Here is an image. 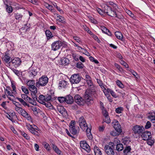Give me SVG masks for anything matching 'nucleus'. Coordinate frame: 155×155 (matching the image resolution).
Here are the masks:
<instances>
[{
  "instance_id": "09e8293b",
  "label": "nucleus",
  "mask_w": 155,
  "mask_h": 155,
  "mask_svg": "<svg viewBox=\"0 0 155 155\" xmlns=\"http://www.w3.org/2000/svg\"><path fill=\"white\" fill-rule=\"evenodd\" d=\"M21 89L23 91L25 94H27L29 93L28 90V89L26 88L25 87L22 86Z\"/></svg>"
},
{
  "instance_id": "8fccbe9b",
  "label": "nucleus",
  "mask_w": 155,
  "mask_h": 155,
  "mask_svg": "<svg viewBox=\"0 0 155 155\" xmlns=\"http://www.w3.org/2000/svg\"><path fill=\"white\" fill-rule=\"evenodd\" d=\"M58 100L60 103H63L65 102V97H58Z\"/></svg>"
},
{
  "instance_id": "0eeeda50",
  "label": "nucleus",
  "mask_w": 155,
  "mask_h": 155,
  "mask_svg": "<svg viewBox=\"0 0 155 155\" xmlns=\"http://www.w3.org/2000/svg\"><path fill=\"white\" fill-rule=\"evenodd\" d=\"M80 145L81 148L87 152L89 153L90 152V147L85 140H84L80 141Z\"/></svg>"
},
{
  "instance_id": "a18cd8bd",
  "label": "nucleus",
  "mask_w": 155,
  "mask_h": 155,
  "mask_svg": "<svg viewBox=\"0 0 155 155\" xmlns=\"http://www.w3.org/2000/svg\"><path fill=\"white\" fill-rule=\"evenodd\" d=\"M80 55L76 54H73L72 57L76 61H78L79 60V58Z\"/></svg>"
},
{
  "instance_id": "1a4fd4ad",
  "label": "nucleus",
  "mask_w": 155,
  "mask_h": 155,
  "mask_svg": "<svg viewBox=\"0 0 155 155\" xmlns=\"http://www.w3.org/2000/svg\"><path fill=\"white\" fill-rule=\"evenodd\" d=\"M91 95L90 91L89 90H86L84 95V97L86 100V103L90 102L91 103L92 102L93 100L91 97Z\"/></svg>"
},
{
  "instance_id": "de8ad7c7",
  "label": "nucleus",
  "mask_w": 155,
  "mask_h": 155,
  "mask_svg": "<svg viewBox=\"0 0 155 155\" xmlns=\"http://www.w3.org/2000/svg\"><path fill=\"white\" fill-rule=\"evenodd\" d=\"M123 111V108L122 107H118L116 109L115 111L117 113H121Z\"/></svg>"
},
{
  "instance_id": "4c0bfd02",
  "label": "nucleus",
  "mask_w": 155,
  "mask_h": 155,
  "mask_svg": "<svg viewBox=\"0 0 155 155\" xmlns=\"http://www.w3.org/2000/svg\"><path fill=\"white\" fill-rule=\"evenodd\" d=\"M108 91L109 92H110V93L113 97L115 98L117 97V96L113 90L109 88H108Z\"/></svg>"
},
{
  "instance_id": "3c124183",
  "label": "nucleus",
  "mask_w": 155,
  "mask_h": 155,
  "mask_svg": "<svg viewBox=\"0 0 155 155\" xmlns=\"http://www.w3.org/2000/svg\"><path fill=\"white\" fill-rule=\"evenodd\" d=\"M100 29L102 31V32L104 33H107L108 29L106 27L104 26H100Z\"/></svg>"
},
{
  "instance_id": "ea45409f",
  "label": "nucleus",
  "mask_w": 155,
  "mask_h": 155,
  "mask_svg": "<svg viewBox=\"0 0 155 155\" xmlns=\"http://www.w3.org/2000/svg\"><path fill=\"white\" fill-rule=\"evenodd\" d=\"M6 10L8 13H10L12 12L13 9L11 6L8 5L6 6Z\"/></svg>"
},
{
  "instance_id": "473e14b6",
  "label": "nucleus",
  "mask_w": 155,
  "mask_h": 155,
  "mask_svg": "<svg viewBox=\"0 0 155 155\" xmlns=\"http://www.w3.org/2000/svg\"><path fill=\"white\" fill-rule=\"evenodd\" d=\"M123 149V146L121 143H118L116 145V149L118 151H121Z\"/></svg>"
},
{
  "instance_id": "a878e982",
  "label": "nucleus",
  "mask_w": 155,
  "mask_h": 155,
  "mask_svg": "<svg viewBox=\"0 0 155 155\" xmlns=\"http://www.w3.org/2000/svg\"><path fill=\"white\" fill-rule=\"evenodd\" d=\"M115 35L118 39L122 40L123 39V35L120 32L116 31L115 32Z\"/></svg>"
},
{
  "instance_id": "c756f323",
  "label": "nucleus",
  "mask_w": 155,
  "mask_h": 155,
  "mask_svg": "<svg viewBox=\"0 0 155 155\" xmlns=\"http://www.w3.org/2000/svg\"><path fill=\"white\" fill-rule=\"evenodd\" d=\"M131 150V148L130 146H127L124 150V153L125 154H127L128 153L130 152Z\"/></svg>"
},
{
  "instance_id": "ddd939ff",
  "label": "nucleus",
  "mask_w": 155,
  "mask_h": 155,
  "mask_svg": "<svg viewBox=\"0 0 155 155\" xmlns=\"http://www.w3.org/2000/svg\"><path fill=\"white\" fill-rule=\"evenodd\" d=\"M3 56L4 57H3L2 58L3 61L7 66L8 65L9 66L11 58L9 56V54L7 53H5Z\"/></svg>"
},
{
  "instance_id": "4468645a",
  "label": "nucleus",
  "mask_w": 155,
  "mask_h": 155,
  "mask_svg": "<svg viewBox=\"0 0 155 155\" xmlns=\"http://www.w3.org/2000/svg\"><path fill=\"white\" fill-rule=\"evenodd\" d=\"M141 136L143 140H144L149 139V138H150L152 137L151 132L148 131H146L143 132Z\"/></svg>"
},
{
  "instance_id": "774afa93",
  "label": "nucleus",
  "mask_w": 155,
  "mask_h": 155,
  "mask_svg": "<svg viewBox=\"0 0 155 155\" xmlns=\"http://www.w3.org/2000/svg\"><path fill=\"white\" fill-rule=\"evenodd\" d=\"M51 99V96L50 95H47L45 97V102L50 101Z\"/></svg>"
},
{
  "instance_id": "a211bd4d",
  "label": "nucleus",
  "mask_w": 155,
  "mask_h": 155,
  "mask_svg": "<svg viewBox=\"0 0 155 155\" xmlns=\"http://www.w3.org/2000/svg\"><path fill=\"white\" fill-rule=\"evenodd\" d=\"M113 127L116 131L119 133H121L122 131L121 127L117 121L114 124Z\"/></svg>"
},
{
  "instance_id": "2f4dec72",
  "label": "nucleus",
  "mask_w": 155,
  "mask_h": 155,
  "mask_svg": "<svg viewBox=\"0 0 155 155\" xmlns=\"http://www.w3.org/2000/svg\"><path fill=\"white\" fill-rule=\"evenodd\" d=\"M120 140H119L117 138H115L114 139V143H113L112 142L110 143H109V145H111V146H112V147H113V146L114 145H117V143H120Z\"/></svg>"
},
{
  "instance_id": "39448f33",
  "label": "nucleus",
  "mask_w": 155,
  "mask_h": 155,
  "mask_svg": "<svg viewBox=\"0 0 155 155\" xmlns=\"http://www.w3.org/2000/svg\"><path fill=\"white\" fill-rule=\"evenodd\" d=\"M132 130L135 134H137L140 135L144 130V129L142 126L136 125L133 127Z\"/></svg>"
},
{
  "instance_id": "052dcab7",
  "label": "nucleus",
  "mask_w": 155,
  "mask_h": 155,
  "mask_svg": "<svg viewBox=\"0 0 155 155\" xmlns=\"http://www.w3.org/2000/svg\"><path fill=\"white\" fill-rule=\"evenodd\" d=\"M147 116H155V112L153 111H150L148 113Z\"/></svg>"
},
{
  "instance_id": "72a5a7b5",
  "label": "nucleus",
  "mask_w": 155,
  "mask_h": 155,
  "mask_svg": "<svg viewBox=\"0 0 155 155\" xmlns=\"http://www.w3.org/2000/svg\"><path fill=\"white\" fill-rule=\"evenodd\" d=\"M46 35L48 39H50L53 36L51 32L48 30H46L45 31Z\"/></svg>"
},
{
  "instance_id": "6ab92c4d",
  "label": "nucleus",
  "mask_w": 155,
  "mask_h": 155,
  "mask_svg": "<svg viewBox=\"0 0 155 155\" xmlns=\"http://www.w3.org/2000/svg\"><path fill=\"white\" fill-rule=\"evenodd\" d=\"M65 97V102L68 104H71L74 101V100L73 97L70 95L67 96Z\"/></svg>"
},
{
  "instance_id": "13d9d810",
  "label": "nucleus",
  "mask_w": 155,
  "mask_h": 155,
  "mask_svg": "<svg viewBox=\"0 0 155 155\" xmlns=\"http://www.w3.org/2000/svg\"><path fill=\"white\" fill-rule=\"evenodd\" d=\"M103 92L105 95V96L107 97L110 95L109 94L110 92H109L108 91V88L107 89H103Z\"/></svg>"
},
{
  "instance_id": "cd10ccee",
  "label": "nucleus",
  "mask_w": 155,
  "mask_h": 155,
  "mask_svg": "<svg viewBox=\"0 0 155 155\" xmlns=\"http://www.w3.org/2000/svg\"><path fill=\"white\" fill-rule=\"evenodd\" d=\"M61 64L63 65H66L68 64L69 62V60L68 59L66 58H62L61 60Z\"/></svg>"
},
{
  "instance_id": "f704fd0d",
  "label": "nucleus",
  "mask_w": 155,
  "mask_h": 155,
  "mask_svg": "<svg viewBox=\"0 0 155 155\" xmlns=\"http://www.w3.org/2000/svg\"><path fill=\"white\" fill-rule=\"evenodd\" d=\"M22 16V15L18 13H16L15 14V18L17 20H21Z\"/></svg>"
},
{
  "instance_id": "6e6552de",
  "label": "nucleus",
  "mask_w": 155,
  "mask_h": 155,
  "mask_svg": "<svg viewBox=\"0 0 155 155\" xmlns=\"http://www.w3.org/2000/svg\"><path fill=\"white\" fill-rule=\"evenodd\" d=\"M63 43L60 41H58L54 42L51 45V50L56 51L59 49L62 45Z\"/></svg>"
},
{
  "instance_id": "4d7b16f0",
  "label": "nucleus",
  "mask_w": 155,
  "mask_h": 155,
  "mask_svg": "<svg viewBox=\"0 0 155 155\" xmlns=\"http://www.w3.org/2000/svg\"><path fill=\"white\" fill-rule=\"evenodd\" d=\"M28 102H29L33 105H36V101L35 100H32L30 97V99L28 100Z\"/></svg>"
},
{
  "instance_id": "f8f14e48",
  "label": "nucleus",
  "mask_w": 155,
  "mask_h": 155,
  "mask_svg": "<svg viewBox=\"0 0 155 155\" xmlns=\"http://www.w3.org/2000/svg\"><path fill=\"white\" fill-rule=\"evenodd\" d=\"M21 61L20 59L18 58H15L10 61V63H12L15 68H17L19 66Z\"/></svg>"
},
{
  "instance_id": "864d4df0",
  "label": "nucleus",
  "mask_w": 155,
  "mask_h": 155,
  "mask_svg": "<svg viewBox=\"0 0 155 155\" xmlns=\"http://www.w3.org/2000/svg\"><path fill=\"white\" fill-rule=\"evenodd\" d=\"M53 5L55 7L56 9L58 10L61 14L63 13V11L62 10L60 9V8H59L57 5V4L56 3H54L53 4Z\"/></svg>"
},
{
  "instance_id": "7c9ffc66",
  "label": "nucleus",
  "mask_w": 155,
  "mask_h": 155,
  "mask_svg": "<svg viewBox=\"0 0 155 155\" xmlns=\"http://www.w3.org/2000/svg\"><path fill=\"white\" fill-rule=\"evenodd\" d=\"M96 80L97 83L103 89H105V88L104 86L102 81L98 79H96Z\"/></svg>"
},
{
  "instance_id": "e2e57ef3",
  "label": "nucleus",
  "mask_w": 155,
  "mask_h": 155,
  "mask_svg": "<svg viewBox=\"0 0 155 155\" xmlns=\"http://www.w3.org/2000/svg\"><path fill=\"white\" fill-rule=\"evenodd\" d=\"M73 38L77 42L79 43H81V40L79 37L76 36H74L73 37Z\"/></svg>"
},
{
  "instance_id": "b1692460",
  "label": "nucleus",
  "mask_w": 155,
  "mask_h": 155,
  "mask_svg": "<svg viewBox=\"0 0 155 155\" xmlns=\"http://www.w3.org/2000/svg\"><path fill=\"white\" fill-rule=\"evenodd\" d=\"M52 147L55 152L58 155H60L61 153V151L58 148V147L54 144H52Z\"/></svg>"
},
{
  "instance_id": "58836bf2",
  "label": "nucleus",
  "mask_w": 155,
  "mask_h": 155,
  "mask_svg": "<svg viewBox=\"0 0 155 155\" xmlns=\"http://www.w3.org/2000/svg\"><path fill=\"white\" fill-rule=\"evenodd\" d=\"M116 83L117 85L120 88H123L124 87V86L122 83L119 80L116 81Z\"/></svg>"
},
{
  "instance_id": "79ce46f5",
  "label": "nucleus",
  "mask_w": 155,
  "mask_h": 155,
  "mask_svg": "<svg viewBox=\"0 0 155 155\" xmlns=\"http://www.w3.org/2000/svg\"><path fill=\"white\" fill-rule=\"evenodd\" d=\"M27 27L26 26L20 28L19 30L21 32V34L22 33H25L27 31Z\"/></svg>"
},
{
  "instance_id": "c03bdc74",
  "label": "nucleus",
  "mask_w": 155,
  "mask_h": 155,
  "mask_svg": "<svg viewBox=\"0 0 155 155\" xmlns=\"http://www.w3.org/2000/svg\"><path fill=\"white\" fill-rule=\"evenodd\" d=\"M120 133L117 131H112L110 132V134L112 136H116L119 135Z\"/></svg>"
},
{
  "instance_id": "49530a36",
  "label": "nucleus",
  "mask_w": 155,
  "mask_h": 155,
  "mask_svg": "<svg viewBox=\"0 0 155 155\" xmlns=\"http://www.w3.org/2000/svg\"><path fill=\"white\" fill-rule=\"evenodd\" d=\"M21 96L22 99L25 100L26 101H28V100L30 99V97L26 94H22Z\"/></svg>"
},
{
  "instance_id": "f3484780",
  "label": "nucleus",
  "mask_w": 155,
  "mask_h": 155,
  "mask_svg": "<svg viewBox=\"0 0 155 155\" xmlns=\"http://www.w3.org/2000/svg\"><path fill=\"white\" fill-rule=\"evenodd\" d=\"M57 109L61 115L63 116H66L67 115V112L63 107L59 106L58 107Z\"/></svg>"
},
{
  "instance_id": "4be33fe9",
  "label": "nucleus",
  "mask_w": 155,
  "mask_h": 155,
  "mask_svg": "<svg viewBox=\"0 0 155 155\" xmlns=\"http://www.w3.org/2000/svg\"><path fill=\"white\" fill-rule=\"evenodd\" d=\"M94 150L95 155H102L101 151L98 147L95 146L94 147Z\"/></svg>"
},
{
  "instance_id": "7ed1b4c3",
  "label": "nucleus",
  "mask_w": 155,
  "mask_h": 155,
  "mask_svg": "<svg viewBox=\"0 0 155 155\" xmlns=\"http://www.w3.org/2000/svg\"><path fill=\"white\" fill-rule=\"evenodd\" d=\"M48 79L45 75L42 76L39 78V80L36 83V86L37 87L44 86L46 85L48 82Z\"/></svg>"
},
{
  "instance_id": "c85d7f7f",
  "label": "nucleus",
  "mask_w": 155,
  "mask_h": 155,
  "mask_svg": "<svg viewBox=\"0 0 155 155\" xmlns=\"http://www.w3.org/2000/svg\"><path fill=\"white\" fill-rule=\"evenodd\" d=\"M130 142V139L128 137H124L122 139V142L124 145H127Z\"/></svg>"
},
{
  "instance_id": "bb28decb",
  "label": "nucleus",
  "mask_w": 155,
  "mask_h": 155,
  "mask_svg": "<svg viewBox=\"0 0 155 155\" xmlns=\"http://www.w3.org/2000/svg\"><path fill=\"white\" fill-rule=\"evenodd\" d=\"M149 139L146 140L147 141V142L149 145L151 146L153 145L154 143V140L151 137Z\"/></svg>"
},
{
  "instance_id": "69168bd1",
  "label": "nucleus",
  "mask_w": 155,
  "mask_h": 155,
  "mask_svg": "<svg viewBox=\"0 0 155 155\" xmlns=\"http://www.w3.org/2000/svg\"><path fill=\"white\" fill-rule=\"evenodd\" d=\"M151 123L149 121H147L146 124V125L145 126V128L146 129H147L151 127Z\"/></svg>"
},
{
  "instance_id": "6e6d98bb",
  "label": "nucleus",
  "mask_w": 155,
  "mask_h": 155,
  "mask_svg": "<svg viewBox=\"0 0 155 155\" xmlns=\"http://www.w3.org/2000/svg\"><path fill=\"white\" fill-rule=\"evenodd\" d=\"M77 67L80 69H82L84 67V65L81 62H78L76 64Z\"/></svg>"
},
{
  "instance_id": "393cba45",
  "label": "nucleus",
  "mask_w": 155,
  "mask_h": 155,
  "mask_svg": "<svg viewBox=\"0 0 155 155\" xmlns=\"http://www.w3.org/2000/svg\"><path fill=\"white\" fill-rule=\"evenodd\" d=\"M28 88L29 90L31 92V93H33V94L37 93V88L34 85L29 87Z\"/></svg>"
},
{
  "instance_id": "338daca9",
  "label": "nucleus",
  "mask_w": 155,
  "mask_h": 155,
  "mask_svg": "<svg viewBox=\"0 0 155 155\" xmlns=\"http://www.w3.org/2000/svg\"><path fill=\"white\" fill-rule=\"evenodd\" d=\"M9 87H7L6 89H5V94L7 95H8L10 94V92L9 91Z\"/></svg>"
},
{
  "instance_id": "aec40b11",
  "label": "nucleus",
  "mask_w": 155,
  "mask_h": 155,
  "mask_svg": "<svg viewBox=\"0 0 155 155\" xmlns=\"http://www.w3.org/2000/svg\"><path fill=\"white\" fill-rule=\"evenodd\" d=\"M68 82L65 80H62L60 81L59 83V89L62 88H65L68 84Z\"/></svg>"
},
{
  "instance_id": "9d476101",
  "label": "nucleus",
  "mask_w": 155,
  "mask_h": 155,
  "mask_svg": "<svg viewBox=\"0 0 155 155\" xmlns=\"http://www.w3.org/2000/svg\"><path fill=\"white\" fill-rule=\"evenodd\" d=\"M33 126V125L28 124H27L26 125L27 128L31 133L35 135L38 136L39 135V132L35 130V128H34V127Z\"/></svg>"
},
{
  "instance_id": "c9c22d12",
  "label": "nucleus",
  "mask_w": 155,
  "mask_h": 155,
  "mask_svg": "<svg viewBox=\"0 0 155 155\" xmlns=\"http://www.w3.org/2000/svg\"><path fill=\"white\" fill-rule=\"evenodd\" d=\"M42 145L44 146V148L48 151L51 150V148L49 144L46 142H43Z\"/></svg>"
},
{
  "instance_id": "5fc2aeb1",
  "label": "nucleus",
  "mask_w": 155,
  "mask_h": 155,
  "mask_svg": "<svg viewBox=\"0 0 155 155\" xmlns=\"http://www.w3.org/2000/svg\"><path fill=\"white\" fill-rule=\"evenodd\" d=\"M96 10L98 13L101 15H103L104 13H105L104 12V11L101 10L99 8H97L96 9Z\"/></svg>"
},
{
  "instance_id": "0e129e2a",
  "label": "nucleus",
  "mask_w": 155,
  "mask_h": 155,
  "mask_svg": "<svg viewBox=\"0 0 155 155\" xmlns=\"http://www.w3.org/2000/svg\"><path fill=\"white\" fill-rule=\"evenodd\" d=\"M104 121L107 123H110V117H105V118L104 119Z\"/></svg>"
},
{
  "instance_id": "e433bc0d",
  "label": "nucleus",
  "mask_w": 155,
  "mask_h": 155,
  "mask_svg": "<svg viewBox=\"0 0 155 155\" xmlns=\"http://www.w3.org/2000/svg\"><path fill=\"white\" fill-rule=\"evenodd\" d=\"M17 99L21 102V103L23 104L24 106H28V104L22 99L17 97Z\"/></svg>"
},
{
  "instance_id": "680f3d73",
  "label": "nucleus",
  "mask_w": 155,
  "mask_h": 155,
  "mask_svg": "<svg viewBox=\"0 0 155 155\" xmlns=\"http://www.w3.org/2000/svg\"><path fill=\"white\" fill-rule=\"evenodd\" d=\"M131 17L134 18L135 17V16L134 14L130 10H127L126 12Z\"/></svg>"
},
{
  "instance_id": "412c9836",
  "label": "nucleus",
  "mask_w": 155,
  "mask_h": 155,
  "mask_svg": "<svg viewBox=\"0 0 155 155\" xmlns=\"http://www.w3.org/2000/svg\"><path fill=\"white\" fill-rule=\"evenodd\" d=\"M37 101L42 104H45V97L43 95H40Z\"/></svg>"
},
{
  "instance_id": "2eb2a0df",
  "label": "nucleus",
  "mask_w": 155,
  "mask_h": 155,
  "mask_svg": "<svg viewBox=\"0 0 155 155\" xmlns=\"http://www.w3.org/2000/svg\"><path fill=\"white\" fill-rule=\"evenodd\" d=\"M76 102L78 104L82 105L83 103V98L78 94L76 95L74 97Z\"/></svg>"
},
{
  "instance_id": "a19ab883",
  "label": "nucleus",
  "mask_w": 155,
  "mask_h": 155,
  "mask_svg": "<svg viewBox=\"0 0 155 155\" xmlns=\"http://www.w3.org/2000/svg\"><path fill=\"white\" fill-rule=\"evenodd\" d=\"M35 81L34 80H29L28 81L27 83V85L28 86V87L34 85Z\"/></svg>"
},
{
  "instance_id": "9b49d317",
  "label": "nucleus",
  "mask_w": 155,
  "mask_h": 155,
  "mask_svg": "<svg viewBox=\"0 0 155 155\" xmlns=\"http://www.w3.org/2000/svg\"><path fill=\"white\" fill-rule=\"evenodd\" d=\"M112 146H110L109 145H107L104 147V150L106 153L108 155H114V152Z\"/></svg>"
},
{
  "instance_id": "423d86ee",
  "label": "nucleus",
  "mask_w": 155,
  "mask_h": 155,
  "mask_svg": "<svg viewBox=\"0 0 155 155\" xmlns=\"http://www.w3.org/2000/svg\"><path fill=\"white\" fill-rule=\"evenodd\" d=\"M81 78L78 74H74L71 77L70 81L72 84H77L80 81Z\"/></svg>"
},
{
  "instance_id": "603ef678",
  "label": "nucleus",
  "mask_w": 155,
  "mask_h": 155,
  "mask_svg": "<svg viewBox=\"0 0 155 155\" xmlns=\"http://www.w3.org/2000/svg\"><path fill=\"white\" fill-rule=\"evenodd\" d=\"M114 65L115 67L117 68L118 69L120 72H122L123 71V69L118 64H117L116 63H115Z\"/></svg>"
},
{
  "instance_id": "37998d69",
  "label": "nucleus",
  "mask_w": 155,
  "mask_h": 155,
  "mask_svg": "<svg viewBox=\"0 0 155 155\" xmlns=\"http://www.w3.org/2000/svg\"><path fill=\"white\" fill-rule=\"evenodd\" d=\"M19 114L22 116H25L26 115H28V113L25 110L22 109H21V110Z\"/></svg>"
},
{
  "instance_id": "f03ea898",
  "label": "nucleus",
  "mask_w": 155,
  "mask_h": 155,
  "mask_svg": "<svg viewBox=\"0 0 155 155\" xmlns=\"http://www.w3.org/2000/svg\"><path fill=\"white\" fill-rule=\"evenodd\" d=\"M79 125L81 129L83 131H85L88 138L91 140L92 139V137L91 134V129L88 128L86 122L84 117H81L79 119Z\"/></svg>"
},
{
  "instance_id": "5701e85b",
  "label": "nucleus",
  "mask_w": 155,
  "mask_h": 155,
  "mask_svg": "<svg viewBox=\"0 0 155 155\" xmlns=\"http://www.w3.org/2000/svg\"><path fill=\"white\" fill-rule=\"evenodd\" d=\"M55 15H56V16L57 17V20L58 21H59L61 22L62 23H64L65 22V19L63 17L58 14H56Z\"/></svg>"
},
{
  "instance_id": "20e7f679",
  "label": "nucleus",
  "mask_w": 155,
  "mask_h": 155,
  "mask_svg": "<svg viewBox=\"0 0 155 155\" xmlns=\"http://www.w3.org/2000/svg\"><path fill=\"white\" fill-rule=\"evenodd\" d=\"M75 121L72 120L71 121L69 126L70 132L71 133L74 135L76 134L79 131V127H75Z\"/></svg>"
},
{
  "instance_id": "dca6fc26",
  "label": "nucleus",
  "mask_w": 155,
  "mask_h": 155,
  "mask_svg": "<svg viewBox=\"0 0 155 155\" xmlns=\"http://www.w3.org/2000/svg\"><path fill=\"white\" fill-rule=\"evenodd\" d=\"M35 68L31 67L30 68L28 72L30 77L33 78L37 74V71H36V69H35Z\"/></svg>"
},
{
  "instance_id": "bf43d9fd",
  "label": "nucleus",
  "mask_w": 155,
  "mask_h": 155,
  "mask_svg": "<svg viewBox=\"0 0 155 155\" xmlns=\"http://www.w3.org/2000/svg\"><path fill=\"white\" fill-rule=\"evenodd\" d=\"M21 135L24 137L25 138H26L27 140L29 139L30 137L28 136V135L24 132H21Z\"/></svg>"
},
{
  "instance_id": "f257e3e1",
  "label": "nucleus",
  "mask_w": 155,
  "mask_h": 155,
  "mask_svg": "<svg viewBox=\"0 0 155 155\" xmlns=\"http://www.w3.org/2000/svg\"><path fill=\"white\" fill-rule=\"evenodd\" d=\"M104 12L110 16L119 18L117 15V12L118 7L117 4L112 2H107L104 6Z\"/></svg>"
}]
</instances>
